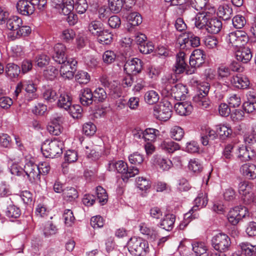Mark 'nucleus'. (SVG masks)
I'll return each instance as SVG.
<instances>
[{
    "instance_id": "11",
    "label": "nucleus",
    "mask_w": 256,
    "mask_h": 256,
    "mask_svg": "<svg viewBox=\"0 0 256 256\" xmlns=\"http://www.w3.org/2000/svg\"><path fill=\"white\" fill-rule=\"evenodd\" d=\"M246 208L242 206H236L231 209L228 214V220L232 225H236L246 214Z\"/></svg>"
},
{
    "instance_id": "29",
    "label": "nucleus",
    "mask_w": 256,
    "mask_h": 256,
    "mask_svg": "<svg viewBox=\"0 0 256 256\" xmlns=\"http://www.w3.org/2000/svg\"><path fill=\"white\" fill-rule=\"evenodd\" d=\"M236 58L238 61L248 63L252 58V54L250 48H243L236 52Z\"/></svg>"
},
{
    "instance_id": "9",
    "label": "nucleus",
    "mask_w": 256,
    "mask_h": 256,
    "mask_svg": "<svg viewBox=\"0 0 256 256\" xmlns=\"http://www.w3.org/2000/svg\"><path fill=\"white\" fill-rule=\"evenodd\" d=\"M58 63L62 64L60 70L61 76L64 78L72 79L76 70L77 61L72 58H69Z\"/></svg>"
},
{
    "instance_id": "58",
    "label": "nucleus",
    "mask_w": 256,
    "mask_h": 256,
    "mask_svg": "<svg viewBox=\"0 0 256 256\" xmlns=\"http://www.w3.org/2000/svg\"><path fill=\"white\" fill-rule=\"evenodd\" d=\"M21 214V212L19 208L14 205H10L6 212L7 216L12 218H18Z\"/></svg>"
},
{
    "instance_id": "33",
    "label": "nucleus",
    "mask_w": 256,
    "mask_h": 256,
    "mask_svg": "<svg viewBox=\"0 0 256 256\" xmlns=\"http://www.w3.org/2000/svg\"><path fill=\"white\" fill-rule=\"evenodd\" d=\"M22 24V20L18 16H12L6 22V27L11 32H16Z\"/></svg>"
},
{
    "instance_id": "40",
    "label": "nucleus",
    "mask_w": 256,
    "mask_h": 256,
    "mask_svg": "<svg viewBox=\"0 0 256 256\" xmlns=\"http://www.w3.org/2000/svg\"><path fill=\"white\" fill-rule=\"evenodd\" d=\"M254 95H250L248 100L245 102L242 105L244 110L248 113H252L256 110V100Z\"/></svg>"
},
{
    "instance_id": "13",
    "label": "nucleus",
    "mask_w": 256,
    "mask_h": 256,
    "mask_svg": "<svg viewBox=\"0 0 256 256\" xmlns=\"http://www.w3.org/2000/svg\"><path fill=\"white\" fill-rule=\"evenodd\" d=\"M214 12L215 10L212 8L210 12L206 11L205 9L204 11L198 14L196 17L194 22L196 26L200 29L204 28L206 30L209 20Z\"/></svg>"
},
{
    "instance_id": "56",
    "label": "nucleus",
    "mask_w": 256,
    "mask_h": 256,
    "mask_svg": "<svg viewBox=\"0 0 256 256\" xmlns=\"http://www.w3.org/2000/svg\"><path fill=\"white\" fill-rule=\"evenodd\" d=\"M188 167L189 170L195 173H199L202 170V164L196 158L191 159L189 161Z\"/></svg>"
},
{
    "instance_id": "19",
    "label": "nucleus",
    "mask_w": 256,
    "mask_h": 256,
    "mask_svg": "<svg viewBox=\"0 0 256 256\" xmlns=\"http://www.w3.org/2000/svg\"><path fill=\"white\" fill-rule=\"evenodd\" d=\"M230 83L234 86L239 89H246L250 85L248 79L246 76L240 74L232 76L230 79Z\"/></svg>"
},
{
    "instance_id": "34",
    "label": "nucleus",
    "mask_w": 256,
    "mask_h": 256,
    "mask_svg": "<svg viewBox=\"0 0 256 256\" xmlns=\"http://www.w3.org/2000/svg\"><path fill=\"white\" fill-rule=\"evenodd\" d=\"M232 14V8L227 4L220 6L217 12L218 16L224 20H230Z\"/></svg>"
},
{
    "instance_id": "2",
    "label": "nucleus",
    "mask_w": 256,
    "mask_h": 256,
    "mask_svg": "<svg viewBox=\"0 0 256 256\" xmlns=\"http://www.w3.org/2000/svg\"><path fill=\"white\" fill-rule=\"evenodd\" d=\"M64 143L58 138L46 140L42 144L41 150L46 158H54L60 156L62 153Z\"/></svg>"
},
{
    "instance_id": "54",
    "label": "nucleus",
    "mask_w": 256,
    "mask_h": 256,
    "mask_svg": "<svg viewBox=\"0 0 256 256\" xmlns=\"http://www.w3.org/2000/svg\"><path fill=\"white\" fill-rule=\"evenodd\" d=\"M159 98L158 93L152 90L147 92L144 95V100L149 104L156 103L159 100Z\"/></svg>"
},
{
    "instance_id": "44",
    "label": "nucleus",
    "mask_w": 256,
    "mask_h": 256,
    "mask_svg": "<svg viewBox=\"0 0 256 256\" xmlns=\"http://www.w3.org/2000/svg\"><path fill=\"white\" fill-rule=\"evenodd\" d=\"M234 148V144H226L222 152V159L226 162H228L234 157L233 150Z\"/></svg>"
},
{
    "instance_id": "35",
    "label": "nucleus",
    "mask_w": 256,
    "mask_h": 256,
    "mask_svg": "<svg viewBox=\"0 0 256 256\" xmlns=\"http://www.w3.org/2000/svg\"><path fill=\"white\" fill-rule=\"evenodd\" d=\"M62 118L58 117L53 120L48 126L47 130L50 134L54 136H58L62 132V126L58 123L60 121Z\"/></svg>"
},
{
    "instance_id": "43",
    "label": "nucleus",
    "mask_w": 256,
    "mask_h": 256,
    "mask_svg": "<svg viewBox=\"0 0 256 256\" xmlns=\"http://www.w3.org/2000/svg\"><path fill=\"white\" fill-rule=\"evenodd\" d=\"M58 93L52 88H46L42 92L43 98L48 102H53L58 98Z\"/></svg>"
},
{
    "instance_id": "21",
    "label": "nucleus",
    "mask_w": 256,
    "mask_h": 256,
    "mask_svg": "<svg viewBox=\"0 0 256 256\" xmlns=\"http://www.w3.org/2000/svg\"><path fill=\"white\" fill-rule=\"evenodd\" d=\"M57 102V106L60 108L68 110L72 104V98L68 92L60 90Z\"/></svg>"
},
{
    "instance_id": "3",
    "label": "nucleus",
    "mask_w": 256,
    "mask_h": 256,
    "mask_svg": "<svg viewBox=\"0 0 256 256\" xmlns=\"http://www.w3.org/2000/svg\"><path fill=\"white\" fill-rule=\"evenodd\" d=\"M128 246L129 252L134 256H146L150 252L148 242L140 238H130Z\"/></svg>"
},
{
    "instance_id": "23",
    "label": "nucleus",
    "mask_w": 256,
    "mask_h": 256,
    "mask_svg": "<svg viewBox=\"0 0 256 256\" xmlns=\"http://www.w3.org/2000/svg\"><path fill=\"white\" fill-rule=\"evenodd\" d=\"M242 174L248 180L256 178V166L252 164L247 163L242 164L240 168Z\"/></svg>"
},
{
    "instance_id": "17",
    "label": "nucleus",
    "mask_w": 256,
    "mask_h": 256,
    "mask_svg": "<svg viewBox=\"0 0 256 256\" xmlns=\"http://www.w3.org/2000/svg\"><path fill=\"white\" fill-rule=\"evenodd\" d=\"M232 73L228 68V66L222 64L217 70V76L219 81L224 82V85L228 87L232 76Z\"/></svg>"
},
{
    "instance_id": "6",
    "label": "nucleus",
    "mask_w": 256,
    "mask_h": 256,
    "mask_svg": "<svg viewBox=\"0 0 256 256\" xmlns=\"http://www.w3.org/2000/svg\"><path fill=\"white\" fill-rule=\"evenodd\" d=\"M208 200L206 194L200 192L198 194V196L195 198L194 206L189 210V212L184 215V226H186L192 220L197 218L196 214L194 212L198 209V207L203 208L206 206L208 204Z\"/></svg>"
},
{
    "instance_id": "4",
    "label": "nucleus",
    "mask_w": 256,
    "mask_h": 256,
    "mask_svg": "<svg viewBox=\"0 0 256 256\" xmlns=\"http://www.w3.org/2000/svg\"><path fill=\"white\" fill-rule=\"evenodd\" d=\"M172 105L166 100H164L154 107V115L160 120L166 121L172 116Z\"/></svg>"
},
{
    "instance_id": "53",
    "label": "nucleus",
    "mask_w": 256,
    "mask_h": 256,
    "mask_svg": "<svg viewBox=\"0 0 256 256\" xmlns=\"http://www.w3.org/2000/svg\"><path fill=\"white\" fill-rule=\"evenodd\" d=\"M193 100L198 106L203 109L208 108L210 104V101L208 96H195Z\"/></svg>"
},
{
    "instance_id": "5",
    "label": "nucleus",
    "mask_w": 256,
    "mask_h": 256,
    "mask_svg": "<svg viewBox=\"0 0 256 256\" xmlns=\"http://www.w3.org/2000/svg\"><path fill=\"white\" fill-rule=\"evenodd\" d=\"M188 91L186 86L182 84H178L174 86L167 84L162 90V94L166 96H170L177 100H184Z\"/></svg>"
},
{
    "instance_id": "41",
    "label": "nucleus",
    "mask_w": 256,
    "mask_h": 256,
    "mask_svg": "<svg viewBox=\"0 0 256 256\" xmlns=\"http://www.w3.org/2000/svg\"><path fill=\"white\" fill-rule=\"evenodd\" d=\"M64 198L68 202L74 200L78 196L77 190L72 187H67L63 192Z\"/></svg>"
},
{
    "instance_id": "37",
    "label": "nucleus",
    "mask_w": 256,
    "mask_h": 256,
    "mask_svg": "<svg viewBox=\"0 0 256 256\" xmlns=\"http://www.w3.org/2000/svg\"><path fill=\"white\" fill-rule=\"evenodd\" d=\"M103 26L101 22L93 20L89 24L88 30L92 35L97 36L104 30Z\"/></svg>"
},
{
    "instance_id": "55",
    "label": "nucleus",
    "mask_w": 256,
    "mask_h": 256,
    "mask_svg": "<svg viewBox=\"0 0 256 256\" xmlns=\"http://www.w3.org/2000/svg\"><path fill=\"white\" fill-rule=\"evenodd\" d=\"M75 78L80 84H86L90 80V76L87 72L80 70L76 74Z\"/></svg>"
},
{
    "instance_id": "47",
    "label": "nucleus",
    "mask_w": 256,
    "mask_h": 256,
    "mask_svg": "<svg viewBox=\"0 0 256 256\" xmlns=\"http://www.w3.org/2000/svg\"><path fill=\"white\" fill-rule=\"evenodd\" d=\"M249 148L246 146L240 148L237 158L242 162H245L252 159L254 154L250 155Z\"/></svg>"
},
{
    "instance_id": "59",
    "label": "nucleus",
    "mask_w": 256,
    "mask_h": 256,
    "mask_svg": "<svg viewBox=\"0 0 256 256\" xmlns=\"http://www.w3.org/2000/svg\"><path fill=\"white\" fill-rule=\"evenodd\" d=\"M43 232L45 236H48L55 234L57 228L51 221H48L44 225Z\"/></svg>"
},
{
    "instance_id": "52",
    "label": "nucleus",
    "mask_w": 256,
    "mask_h": 256,
    "mask_svg": "<svg viewBox=\"0 0 256 256\" xmlns=\"http://www.w3.org/2000/svg\"><path fill=\"white\" fill-rule=\"evenodd\" d=\"M242 250L245 253V255L248 256H256V245L252 246L250 243L243 242L240 244Z\"/></svg>"
},
{
    "instance_id": "28",
    "label": "nucleus",
    "mask_w": 256,
    "mask_h": 256,
    "mask_svg": "<svg viewBox=\"0 0 256 256\" xmlns=\"http://www.w3.org/2000/svg\"><path fill=\"white\" fill-rule=\"evenodd\" d=\"M222 28V22L217 18L210 17L207 28L206 31L211 34H216L218 33Z\"/></svg>"
},
{
    "instance_id": "24",
    "label": "nucleus",
    "mask_w": 256,
    "mask_h": 256,
    "mask_svg": "<svg viewBox=\"0 0 256 256\" xmlns=\"http://www.w3.org/2000/svg\"><path fill=\"white\" fill-rule=\"evenodd\" d=\"M80 104L85 106H89L94 102L92 92L90 88H85L80 90L79 94Z\"/></svg>"
},
{
    "instance_id": "10",
    "label": "nucleus",
    "mask_w": 256,
    "mask_h": 256,
    "mask_svg": "<svg viewBox=\"0 0 256 256\" xmlns=\"http://www.w3.org/2000/svg\"><path fill=\"white\" fill-rule=\"evenodd\" d=\"M227 39L232 46L238 47L246 44L248 40V36L243 30H236L230 32Z\"/></svg>"
},
{
    "instance_id": "18",
    "label": "nucleus",
    "mask_w": 256,
    "mask_h": 256,
    "mask_svg": "<svg viewBox=\"0 0 256 256\" xmlns=\"http://www.w3.org/2000/svg\"><path fill=\"white\" fill-rule=\"evenodd\" d=\"M18 12L24 16L32 14L34 11V6L28 0H20L16 4Z\"/></svg>"
},
{
    "instance_id": "27",
    "label": "nucleus",
    "mask_w": 256,
    "mask_h": 256,
    "mask_svg": "<svg viewBox=\"0 0 256 256\" xmlns=\"http://www.w3.org/2000/svg\"><path fill=\"white\" fill-rule=\"evenodd\" d=\"M30 32L31 28L29 26H22V25L16 32H10L8 34V36L10 40H14L16 38H20L21 36H26Z\"/></svg>"
},
{
    "instance_id": "51",
    "label": "nucleus",
    "mask_w": 256,
    "mask_h": 256,
    "mask_svg": "<svg viewBox=\"0 0 256 256\" xmlns=\"http://www.w3.org/2000/svg\"><path fill=\"white\" fill-rule=\"evenodd\" d=\"M96 192L97 200H98L99 203L102 206L106 204L108 199V196L106 190L101 186H98L96 188Z\"/></svg>"
},
{
    "instance_id": "39",
    "label": "nucleus",
    "mask_w": 256,
    "mask_h": 256,
    "mask_svg": "<svg viewBox=\"0 0 256 256\" xmlns=\"http://www.w3.org/2000/svg\"><path fill=\"white\" fill-rule=\"evenodd\" d=\"M216 132L218 135H219L222 139L228 138L232 133V130L230 127L222 124L216 126Z\"/></svg>"
},
{
    "instance_id": "49",
    "label": "nucleus",
    "mask_w": 256,
    "mask_h": 256,
    "mask_svg": "<svg viewBox=\"0 0 256 256\" xmlns=\"http://www.w3.org/2000/svg\"><path fill=\"white\" fill-rule=\"evenodd\" d=\"M124 0H108V8L111 12L117 14L123 6Z\"/></svg>"
},
{
    "instance_id": "1",
    "label": "nucleus",
    "mask_w": 256,
    "mask_h": 256,
    "mask_svg": "<svg viewBox=\"0 0 256 256\" xmlns=\"http://www.w3.org/2000/svg\"><path fill=\"white\" fill-rule=\"evenodd\" d=\"M108 169L110 171H116L123 174L124 178L128 179L138 174L139 169L134 166H128L127 164L123 160H112L108 163Z\"/></svg>"
},
{
    "instance_id": "14",
    "label": "nucleus",
    "mask_w": 256,
    "mask_h": 256,
    "mask_svg": "<svg viewBox=\"0 0 256 256\" xmlns=\"http://www.w3.org/2000/svg\"><path fill=\"white\" fill-rule=\"evenodd\" d=\"M187 64L185 61V54L184 52H180L176 56V62L174 66L173 70L176 74H180L186 71V74H192L194 72V70H186Z\"/></svg>"
},
{
    "instance_id": "30",
    "label": "nucleus",
    "mask_w": 256,
    "mask_h": 256,
    "mask_svg": "<svg viewBox=\"0 0 256 256\" xmlns=\"http://www.w3.org/2000/svg\"><path fill=\"white\" fill-rule=\"evenodd\" d=\"M186 38L183 40V44H184V46H191L196 48L200 45V38L192 32H186Z\"/></svg>"
},
{
    "instance_id": "15",
    "label": "nucleus",
    "mask_w": 256,
    "mask_h": 256,
    "mask_svg": "<svg viewBox=\"0 0 256 256\" xmlns=\"http://www.w3.org/2000/svg\"><path fill=\"white\" fill-rule=\"evenodd\" d=\"M204 52L200 49H196L193 51L190 58V64L192 68H198L205 62Z\"/></svg>"
},
{
    "instance_id": "48",
    "label": "nucleus",
    "mask_w": 256,
    "mask_h": 256,
    "mask_svg": "<svg viewBox=\"0 0 256 256\" xmlns=\"http://www.w3.org/2000/svg\"><path fill=\"white\" fill-rule=\"evenodd\" d=\"M192 250L197 256H206L207 254V248L203 242H194L192 244Z\"/></svg>"
},
{
    "instance_id": "8",
    "label": "nucleus",
    "mask_w": 256,
    "mask_h": 256,
    "mask_svg": "<svg viewBox=\"0 0 256 256\" xmlns=\"http://www.w3.org/2000/svg\"><path fill=\"white\" fill-rule=\"evenodd\" d=\"M24 170L32 184H39L40 183L41 171L39 166L30 161L24 165Z\"/></svg>"
},
{
    "instance_id": "22",
    "label": "nucleus",
    "mask_w": 256,
    "mask_h": 256,
    "mask_svg": "<svg viewBox=\"0 0 256 256\" xmlns=\"http://www.w3.org/2000/svg\"><path fill=\"white\" fill-rule=\"evenodd\" d=\"M54 54L52 58L56 62H62L63 60L67 59L66 56V46L62 44L58 43L55 44L54 47Z\"/></svg>"
},
{
    "instance_id": "57",
    "label": "nucleus",
    "mask_w": 256,
    "mask_h": 256,
    "mask_svg": "<svg viewBox=\"0 0 256 256\" xmlns=\"http://www.w3.org/2000/svg\"><path fill=\"white\" fill-rule=\"evenodd\" d=\"M136 183L137 186L142 190H146L151 186L150 180L144 177H138L136 178Z\"/></svg>"
},
{
    "instance_id": "64",
    "label": "nucleus",
    "mask_w": 256,
    "mask_h": 256,
    "mask_svg": "<svg viewBox=\"0 0 256 256\" xmlns=\"http://www.w3.org/2000/svg\"><path fill=\"white\" fill-rule=\"evenodd\" d=\"M158 131L156 129L149 128H146L143 134V138L145 140L153 141L154 140L156 136V132Z\"/></svg>"
},
{
    "instance_id": "62",
    "label": "nucleus",
    "mask_w": 256,
    "mask_h": 256,
    "mask_svg": "<svg viewBox=\"0 0 256 256\" xmlns=\"http://www.w3.org/2000/svg\"><path fill=\"white\" fill-rule=\"evenodd\" d=\"M76 36L75 32L70 28H68L62 31L61 38L66 42H70L72 41Z\"/></svg>"
},
{
    "instance_id": "42",
    "label": "nucleus",
    "mask_w": 256,
    "mask_h": 256,
    "mask_svg": "<svg viewBox=\"0 0 256 256\" xmlns=\"http://www.w3.org/2000/svg\"><path fill=\"white\" fill-rule=\"evenodd\" d=\"M112 34L108 30H103L100 34L97 36L98 42L103 44H109L112 40Z\"/></svg>"
},
{
    "instance_id": "26",
    "label": "nucleus",
    "mask_w": 256,
    "mask_h": 256,
    "mask_svg": "<svg viewBox=\"0 0 256 256\" xmlns=\"http://www.w3.org/2000/svg\"><path fill=\"white\" fill-rule=\"evenodd\" d=\"M174 108L176 112L180 116L189 115L193 110L191 104L187 102H178Z\"/></svg>"
},
{
    "instance_id": "36",
    "label": "nucleus",
    "mask_w": 256,
    "mask_h": 256,
    "mask_svg": "<svg viewBox=\"0 0 256 256\" xmlns=\"http://www.w3.org/2000/svg\"><path fill=\"white\" fill-rule=\"evenodd\" d=\"M20 72V66L14 63H8L6 68V73L10 78H17Z\"/></svg>"
},
{
    "instance_id": "32",
    "label": "nucleus",
    "mask_w": 256,
    "mask_h": 256,
    "mask_svg": "<svg viewBox=\"0 0 256 256\" xmlns=\"http://www.w3.org/2000/svg\"><path fill=\"white\" fill-rule=\"evenodd\" d=\"M176 217L173 214H168L160 222V227L163 229L170 231L172 230L175 222Z\"/></svg>"
},
{
    "instance_id": "12",
    "label": "nucleus",
    "mask_w": 256,
    "mask_h": 256,
    "mask_svg": "<svg viewBox=\"0 0 256 256\" xmlns=\"http://www.w3.org/2000/svg\"><path fill=\"white\" fill-rule=\"evenodd\" d=\"M142 68V62L138 58L128 60L124 66V70L128 74L136 75L141 72Z\"/></svg>"
},
{
    "instance_id": "46",
    "label": "nucleus",
    "mask_w": 256,
    "mask_h": 256,
    "mask_svg": "<svg viewBox=\"0 0 256 256\" xmlns=\"http://www.w3.org/2000/svg\"><path fill=\"white\" fill-rule=\"evenodd\" d=\"M128 24L131 26H138L142 22V17L138 12L130 13L126 17Z\"/></svg>"
},
{
    "instance_id": "50",
    "label": "nucleus",
    "mask_w": 256,
    "mask_h": 256,
    "mask_svg": "<svg viewBox=\"0 0 256 256\" xmlns=\"http://www.w3.org/2000/svg\"><path fill=\"white\" fill-rule=\"evenodd\" d=\"M184 130L179 126H174L170 129V136L176 140H180L184 136Z\"/></svg>"
},
{
    "instance_id": "45",
    "label": "nucleus",
    "mask_w": 256,
    "mask_h": 256,
    "mask_svg": "<svg viewBox=\"0 0 256 256\" xmlns=\"http://www.w3.org/2000/svg\"><path fill=\"white\" fill-rule=\"evenodd\" d=\"M154 162L164 170H168L172 168V164L171 160L168 158H164L160 156H156Z\"/></svg>"
},
{
    "instance_id": "38",
    "label": "nucleus",
    "mask_w": 256,
    "mask_h": 256,
    "mask_svg": "<svg viewBox=\"0 0 256 256\" xmlns=\"http://www.w3.org/2000/svg\"><path fill=\"white\" fill-rule=\"evenodd\" d=\"M92 92L94 102H104L108 98L106 90L102 88H96Z\"/></svg>"
},
{
    "instance_id": "7",
    "label": "nucleus",
    "mask_w": 256,
    "mask_h": 256,
    "mask_svg": "<svg viewBox=\"0 0 256 256\" xmlns=\"http://www.w3.org/2000/svg\"><path fill=\"white\" fill-rule=\"evenodd\" d=\"M212 244L214 248L220 252L229 250L231 246L230 237L224 233H219L212 238Z\"/></svg>"
},
{
    "instance_id": "60",
    "label": "nucleus",
    "mask_w": 256,
    "mask_h": 256,
    "mask_svg": "<svg viewBox=\"0 0 256 256\" xmlns=\"http://www.w3.org/2000/svg\"><path fill=\"white\" fill-rule=\"evenodd\" d=\"M66 110H68L70 114L74 118H78L82 116V109L79 104L72 106L71 104L70 108Z\"/></svg>"
},
{
    "instance_id": "16",
    "label": "nucleus",
    "mask_w": 256,
    "mask_h": 256,
    "mask_svg": "<svg viewBox=\"0 0 256 256\" xmlns=\"http://www.w3.org/2000/svg\"><path fill=\"white\" fill-rule=\"evenodd\" d=\"M252 184L246 180L240 182L238 186V191L242 196L244 202H248L250 200V196L253 193L252 190Z\"/></svg>"
},
{
    "instance_id": "61",
    "label": "nucleus",
    "mask_w": 256,
    "mask_h": 256,
    "mask_svg": "<svg viewBox=\"0 0 256 256\" xmlns=\"http://www.w3.org/2000/svg\"><path fill=\"white\" fill-rule=\"evenodd\" d=\"M74 8L78 13L82 14L87 10L88 4L86 0H77L74 4Z\"/></svg>"
},
{
    "instance_id": "63",
    "label": "nucleus",
    "mask_w": 256,
    "mask_h": 256,
    "mask_svg": "<svg viewBox=\"0 0 256 256\" xmlns=\"http://www.w3.org/2000/svg\"><path fill=\"white\" fill-rule=\"evenodd\" d=\"M65 224L68 226H71L74 223L75 218L72 212L70 210H66L63 214Z\"/></svg>"
},
{
    "instance_id": "25",
    "label": "nucleus",
    "mask_w": 256,
    "mask_h": 256,
    "mask_svg": "<svg viewBox=\"0 0 256 256\" xmlns=\"http://www.w3.org/2000/svg\"><path fill=\"white\" fill-rule=\"evenodd\" d=\"M24 88L26 92L25 96L28 101L34 100L38 97V96L36 93L37 87L32 82L28 81L24 82Z\"/></svg>"
},
{
    "instance_id": "31",
    "label": "nucleus",
    "mask_w": 256,
    "mask_h": 256,
    "mask_svg": "<svg viewBox=\"0 0 256 256\" xmlns=\"http://www.w3.org/2000/svg\"><path fill=\"white\" fill-rule=\"evenodd\" d=\"M160 148L166 152L173 153L180 149V146L176 142L171 140L162 141L160 145Z\"/></svg>"
},
{
    "instance_id": "20",
    "label": "nucleus",
    "mask_w": 256,
    "mask_h": 256,
    "mask_svg": "<svg viewBox=\"0 0 256 256\" xmlns=\"http://www.w3.org/2000/svg\"><path fill=\"white\" fill-rule=\"evenodd\" d=\"M139 230L140 233L145 235L148 240H155L158 236V230L154 227H150L146 223H140L139 226Z\"/></svg>"
}]
</instances>
